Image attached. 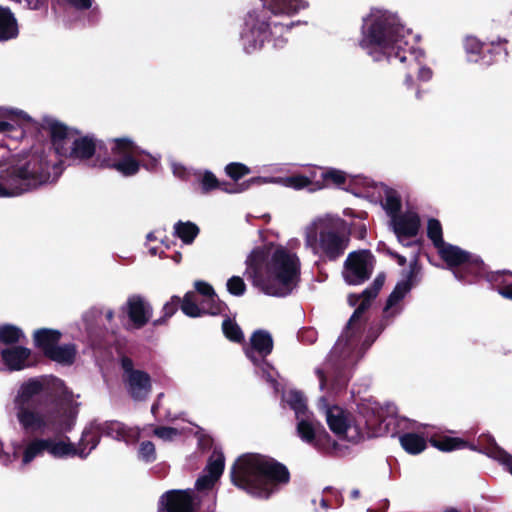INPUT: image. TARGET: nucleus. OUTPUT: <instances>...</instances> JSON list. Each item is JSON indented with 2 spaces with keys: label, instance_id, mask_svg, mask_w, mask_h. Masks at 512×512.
Returning <instances> with one entry per match:
<instances>
[{
  "label": "nucleus",
  "instance_id": "423d86ee",
  "mask_svg": "<svg viewBox=\"0 0 512 512\" xmlns=\"http://www.w3.org/2000/svg\"><path fill=\"white\" fill-rule=\"evenodd\" d=\"M245 265L247 279L268 296L285 297L296 289L300 280V259L283 245L254 248Z\"/></svg>",
  "mask_w": 512,
  "mask_h": 512
},
{
  "label": "nucleus",
  "instance_id": "9b49d317",
  "mask_svg": "<svg viewBox=\"0 0 512 512\" xmlns=\"http://www.w3.org/2000/svg\"><path fill=\"white\" fill-rule=\"evenodd\" d=\"M282 400L295 413L299 438L319 451H330L333 447L331 437L308 410L304 395L298 390L290 389L283 393Z\"/></svg>",
  "mask_w": 512,
  "mask_h": 512
},
{
  "label": "nucleus",
  "instance_id": "a878e982",
  "mask_svg": "<svg viewBox=\"0 0 512 512\" xmlns=\"http://www.w3.org/2000/svg\"><path fill=\"white\" fill-rule=\"evenodd\" d=\"M321 178L322 189L330 185H334L338 188H345L348 182H355L357 184L361 183L364 186V180L366 179L358 176L352 177L345 171L332 167H325L321 174Z\"/></svg>",
  "mask_w": 512,
  "mask_h": 512
},
{
  "label": "nucleus",
  "instance_id": "f8f14e48",
  "mask_svg": "<svg viewBox=\"0 0 512 512\" xmlns=\"http://www.w3.org/2000/svg\"><path fill=\"white\" fill-rule=\"evenodd\" d=\"M101 435L130 444L141 437V429L128 427L119 421L93 422L82 432L81 439L77 444L78 448H85L89 454L99 444Z\"/></svg>",
  "mask_w": 512,
  "mask_h": 512
},
{
  "label": "nucleus",
  "instance_id": "2eb2a0df",
  "mask_svg": "<svg viewBox=\"0 0 512 512\" xmlns=\"http://www.w3.org/2000/svg\"><path fill=\"white\" fill-rule=\"evenodd\" d=\"M373 271V256L367 250L351 252L344 262L342 276L349 285H360Z\"/></svg>",
  "mask_w": 512,
  "mask_h": 512
},
{
  "label": "nucleus",
  "instance_id": "ea45409f",
  "mask_svg": "<svg viewBox=\"0 0 512 512\" xmlns=\"http://www.w3.org/2000/svg\"><path fill=\"white\" fill-rule=\"evenodd\" d=\"M199 181L203 193H209L220 187V182L211 171H204L199 175Z\"/></svg>",
  "mask_w": 512,
  "mask_h": 512
},
{
  "label": "nucleus",
  "instance_id": "7c9ffc66",
  "mask_svg": "<svg viewBox=\"0 0 512 512\" xmlns=\"http://www.w3.org/2000/svg\"><path fill=\"white\" fill-rule=\"evenodd\" d=\"M19 119L30 121L31 118L22 110L0 108V133H8L13 130L14 124L11 120Z\"/></svg>",
  "mask_w": 512,
  "mask_h": 512
},
{
  "label": "nucleus",
  "instance_id": "39448f33",
  "mask_svg": "<svg viewBox=\"0 0 512 512\" xmlns=\"http://www.w3.org/2000/svg\"><path fill=\"white\" fill-rule=\"evenodd\" d=\"M318 407L325 413L330 430L342 440L357 443L365 437L392 436L407 427L409 420L397 415L394 404L381 406L371 399H362L357 404L358 418L340 406H330L325 397H321Z\"/></svg>",
  "mask_w": 512,
  "mask_h": 512
},
{
  "label": "nucleus",
  "instance_id": "f3484780",
  "mask_svg": "<svg viewBox=\"0 0 512 512\" xmlns=\"http://www.w3.org/2000/svg\"><path fill=\"white\" fill-rule=\"evenodd\" d=\"M417 274L418 267L416 265V259H414L413 262L410 263L409 269L403 273L402 280L396 284L394 290L387 299L384 307V316L386 318H393L401 313V301L415 285Z\"/></svg>",
  "mask_w": 512,
  "mask_h": 512
},
{
  "label": "nucleus",
  "instance_id": "603ef678",
  "mask_svg": "<svg viewBox=\"0 0 512 512\" xmlns=\"http://www.w3.org/2000/svg\"><path fill=\"white\" fill-rule=\"evenodd\" d=\"M146 239H147V243L159 240L162 244H164V240L161 237L160 231H153V232L148 233L146 236Z\"/></svg>",
  "mask_w": 512,
  "mask_h": 512
},
{
  "label": "nucleus",
  "instance_id": "13d9d810",
  "mask_svg": "<svg viewBox=\"0 0 512 512\" xmlns=\"http://www.w3.org/2000/svg\"><path fill=\"white\" fill-rule=\"evenodd\" d=\"M319 504L324 509H328L329 508V504H328L327 500H325L323 497H321L319 499Z\"/></svg>",
  "mask_w": 512,
  "mask_h": 512
},
{
  "label": "nucleus",
  "instance_id": "2f4dec72",
  "mask_svg": "<svg viewBox=\"0 0 512 512\" xmlns=\"http://www.w3.org/2000/svg\"><path fill=\"white\" fill-rule=\"evenodd\" d=\"M402 448L409 454H419L426 448V440L416 433H404L399 437Z\"/></svg>",
  "mask_w": 512,
  "mask_h": 512
},
{
  "label": "nucleus",
  "instance_id": "4468645a",
  "mask_svg": "<svg viewBox=\"0 0 512 512\" xmlns=\"http://www.w3.org/2000/svg\"><path fill=\"white\" fill-rule=\"evenodd\" d=\"M389 227L398 242L406 247L417 246L415 237L420 229V217L413 209H406L389 218Z\"/></svg>",
  "mask_w": 512,
  "mask_h": 512
},
{
  "label": "nucleus",
  "instance_id": "49530a36",
  "mask_svg": "<svg viewBox=\"0 0 512 512\" xmlns=\"http://www.w3.org/2000/svg\"><path fill=\"white\" fill-rule=\"evenodd\" d=\"M73 7L78 10H86L93 8V10H98V7H93L94 0H67Z\"/></svg>",
  "mask_w": 512,
  "mask_h": 512
},
{
  "label": "nucleus",
  "instance_id": "dca6fc26",
  "mask_svg": "<svg viewBox=\"0 0 512 512\" xmlns=\"http://www.w3.org/2000/svg\"><path fill=\"white\" fill-rule=\"evenodd\" d=\"M251 346L245 350L246 356L256 365L262 372V376L268 381L275 384V380L271 375L269 364L265 358L273 349V339L269 332L265 330L255 331L250 338Z\"/></svg>",
  "mask_w": 512,
  "mask_h": 512
},
{
  "label": "nucleus",
  "instance_id": "79ce46f5",
  "mask_svg": "<svg viewBox=\"0 0 512 512\" xmlns=\"http://www.w3.org/2000/svg\"><path fill=\"white\" fill-rule=\"evenodd\" d=\"M225 172L233 180H239L243 176L250 174L251 171L249 167L242 163L232 162L225 167Z\"/></svg>",
  "mask_w": 512,
  "mask_h": 512
},
{
  "label": "nucleus",
  "instance_id": "052dcab7",
  "mask_svg": "<svg viewBox=\"0 0 512 512\" xmlns=\"http://www.w3.org/2000/svg\"><path fill=\"white\" fill-rule=\"evenodd\" d=\"M415 96H416V98H417V99H419V100H420V99H422V91L418 89V90L416 91Z\"/></svg>",
  "mask_w": 512,
  "mask_h": 512
},
{
  "label": "nucleus",
  "instance_id": "3c124183",
  "mask_svg": "<svg viewBox=\"0 0 512 512\" xmlns=\"http://www.w3.org/2000/svg\"><path fill=\"white\" fill-rule=\"evenodd\" d=\"M500 295L512 300V282H506L498 289Z\"/></svg>",
  "mask_w": 512,
  "mask_h": 512
},
{
  "label": "nucleus",
  "instance_id": "393cba45",
  "mask_svg": "<svg viewBox=\"0 0 512 512\" xmlns=\"http://www.w3.org/2000/svg\"><path fill=\"white\" fill-rule=\"evenodd\" d=\"M31 350L23 346H14L1 351L3 363L10 371H20L30 366Z\"/></svg>",
  "mask_w": 512,
  "mask_h": 512
},
{
  "label": "nucleus",
  "instance_id": "f704fd0d",
  "mask_svg": "<svg viewBox=\"0 0 512 512\" xmlns=\"http://www.w3.org/2000/svg\"><path fill=\"white\" fill-rule=\"evenodd\" d=\"M489 457L498 461L512 475V455L500 448L496 443H492L488 448Z\"/></svg>",
  "mask_w": 512,
  "mask_h": 512
},
{
  "label": "nucleus",
  "instance_id": "f03ea898",
  "mask_svg": "<svg viewBox=\"0 0 512 512\" xmlns=\"http://www.w3.org/2000/svg\"><path fill=\"white\" fill-rule=\"evenodd\" d=\"M46 386V380L43 378L35 377L23 381L17 386L10 403L6 406L9 417L24 433L30 435L54 433L47 437L33 436L22 445H13L14 456L21 454L23 466L29 465L45 454L54 459L88 456L85 448H78L69 437L61 435L72 429L78 414V404L73 402L72 392L67 389L61 379L52 378L51 387L59 400L51 406L38 408L35 400Z\"/></svg>",
  "mask_w": 512,
  "mask_h": 512
},
{
  "label": "nucleus",
  "instance_id": "f257e3e1",
  "mask_svg": "<svg viewBox=\"0 0 512 512\" xmlns=\"http://www.w3.org/2000/svg\"><path fill=\"white\" fill-rule=\"evenodd\" d=\"M47 128L54 151L36 149L14 166L0 164V197H16L55 182L63 171L58 155L79 162L91 161L93 167H108L124 177L136 175L141 166L154 170L160 161V155L146 152L128 137L109 141V158L92 159L98 146L93 135H83L56 120H48Z\"/></svg>",
  "mask_w": 512,
  "mask_h": 512
},
{
  "label": "nucleus",
  "instance_id": "9d476101",
  "mask_svg": "<svg viewBox=\"0 0 512 512\" xmlns=\"http://www.w3.org/2000/svg\"><path fill=\"white\" fill-rule=\"evenodd\" d=\"M304 243L314 255L333 261L344 254L349 236L340 219L319 217L304 228Z\"/></svg>",
  "mask_w": 512,
  "mask_h": 512
},
{
  "label": "nucleus",
  "instance_id": "680f3d73",
  "mask_svg": "<svg viewBox=\"0 0 512 512\" xmlns=\"http://www.w3.org/2000/svg\"><path fill=\"white\" fill-rule=\"evenodd\" d=\"M173 259H174V261H175V262H177V263H178V262L180 261V259H181V254H179V253L175 254V256L173 257Z\"/></svg>",
  "mask_w": 512,
  "mask_h": 512
},
{
  "label": "nucleus",
  "instance_id": "a18cd8bd",
  "mask_svg": "<svg viewBox=\"0 0 512 512\" xmlns=\"http://www.w3.org/2000/svg\"><path fill=\"white\" fill-rule=\"evenodd\" d=\"M172 172L174 176L180 178V179H186L188 177V170L185 166H183L181 163H178L176 161H171L170 163Z\"/></svg>",
  "mask_w": 512,
  "mask_h": 512
},
{
  "label": "nucleus",
  "instance_id": "a211bd4d",
  "mask_svg": "<svg viewBox=\"0 0 512 512\" xmlns=\"http://www.w3.org/2000/svg\"><path fill=\"white\" fill-rule=\"evenodd\" d=\"M417 274L418 267L416 265V259H414L413 262L410 263L409 269L403 273L402 280L396 284L394 290L387 299L384 307V316L386 318H393L401 313V301L415 285Z\"/></svg>",
  "mask_w": 512,
  "mask_h": 512
},
{
  "label": "nucleus",
  "instance_id": "37998d69",
  "mask_svg": "<svg viewBox=\"0 0 512 512\" xmlns=\"http://www.w3.org/2000/svg\"><path fill=\"white\" fill-rule=\"evenodd\" d=\"M138 456L146 463L154 462L156 460L155 445L151 441H143L139 446Z\"/></svg>",
  "mask_w": 512,
  "mask_h": 512
},
{
  "label": "nucleus",
  "instance_id": "72a5a7b5",
  "mask_svg": "<svg viewBox=\"0 0 512 512\" xmlns=\"http://www.w3.org/2000/svg\"><path fill=\"white\" fill-rule=\"evenodd\" d=\"M25 339L23 330L13 324L0 325V342L3 344L19 343Z\"/></svg>",
  "mask_w": 512,
  "mask_h": 512
},
{
  "label": "nucleus",
  "instance_id": "e433bc0d",
  "mask_svg": "<svg viewBox=\"0 0 512 512\" xmlns=\"http://www.w3.org/2000/svg\"><path fill=\"white\" fill-rule=\"evenodd\" d=\"M430 442L432 446L444 452H450L465 447L464 441L454 437L445 436L441 438H431Z\"/></svg>",
  "mask_w": 512,
  "mask_h": 512
},
{
  "label": "nucleus",
  "instance_id": "7ed1b4c3",
  "mask_svg": "<svg viewBox=\"0 0 512 512\" xmlns=\"http://www.w3.org/2000/svg\"><path fill=\"white\" fill-rule=\"evenodd\" d=\"M410 37L411 30L394 10L373 6L362 16L360 48L374 61L387 60L405 71L407 87L413 86L414 73L422 82L433 78L432 69L424 63V53L409 44Z\"/></svg>",
  "mask_w": 512,
  "mask_h": 512
},
{
  "label": "nucleus",
  "instance_id": "473e14b6",
  "mask_svg": "<svg viewBox=\"0 0 512 512\" xmlns=\"http://www.w3.org/2000/svg\"><path fill=\"white\" fill-rule=\"evenodd\" d=\"M198 233L199 228L190 221H179L174 225V234L179 237L184 244H191Z\"/></svg>",
  "mask_w": 512,
  "mask_h": 512
},
{
  "label": "nucleus",
  "instance_id": "09e8293b",
  "mask_svg": "<svg viewBox=\"0 0 512 512\" xmlns=\"http://www.w3.org/2000/svg\"><path fill=\"white\" fill-rule=\"evenodd\" d=\"M488 44L492 48H500L503 51L504 55H507V50L505 47V45L507 44V40L505 38L497 37L495 39H490L488 40Z\"/></svg>",
  "mask_w": 512,
  "mask_h": 512
},
{
  "label": "nucleus",
  "instance_id": "aec40b11",
  "mask_svg": "<svg viewBox=\"0 0 512 512\" xmlns=\"http://www.w3.org/2000/svg\"><path fill=\"white\" fill-rule=\"evenodd\" d=\"M165 512H196L197 501L192 490H170L159 501Z\"/></svg>",
  "mask_w": 512,
  "mask_h": 512
},
{
  "label": "nucleus",
  "instance_id": "5fc2aeb1",
  "mask_svg": "<svg viewBox=\"0 0 512 512\" xmlns=\"http://www.w3.org/2000/svg\"><path fill=\"white\" fill-rule=\"evenodd\" d=\"M104 314H105V318H106L107 321L110 322V321L113 320V318H114V311L112 309H110V308L106 309Z\"/></svg>",
  "mask_w": 512,
  "mask_h": 512
},
{
  "label": "nucleus",
  "instance_id": "4d7b16f0",
  "mask_svg": "<svg viewBox=\"0 0 512 512\" xmlns=\"http://www.w3.org/2000/svg\"><path fill=\"white\" fill-rule=\"evenodd\" d=\"M393 255L397 259L399 265L403 266L406 263V258L404 256H401L399 254H393Z\"/></svg>",
  "mask_w": 512,
  "mask_h": 512
},
{
  "label": "nucleus",
  "instance_id": "c9c22d12",
  "mask_svg": "<svg viewBox=\"0 0 512 512\" xmlns=\"http://www.w3.org/2000/svg\"><path fill=\"white\" fill-rule=\"evenodd\" d=\"M484 43L474 36H467L464 39V50L467 58L471 62H479L480 54L483 50Z\"/></svg>",
  "mask_w": 512,
  "mask_h": 512
},
{
  "label": "nucleus",
  "instance_id": "0eeeda50",
  "mask_svg": "<svg viewBox=\"0 0 512 512\" xmlns=\"http://www.w3.org/2000/svg\"><path fill=\"white\" fill-rule=\"evenodd\" d=\"M310 5L309 0H263L261 7L250 10L240 32V42L245 53L252 54L264 45L270 44L274 49H282L287 44L286 34L300 22H279L274 17L290 18Z\"/></svg>",
  "mask_w": 512,
  "mask_h": 512
},
{
  "label": "nucleus",
  "instance_id": "58836bf2",
  "mask_svg": "<svg viewBox=\"0 0 512 512\" xmlns=\"http://www.w3.org/2000/svg\"><path fill=\"white\" fill-rule=\"evenodd\" d=\"M222 330L227 339L233 342H241L244 339L243 332L239 325L231 320L225 319L222 323Z\"/></svg>",
  "mask_w": 512,
  "mask_h": 512
},
{
  "label": "nucleus",
  "instance_id": "6e6552de",
  "mask_svg": "<svg viewBox=\"0 0 512 512\" xmlns=\"http://www.w3.org/2000/svg\"><path fill=\"white\" fill-rule=\"evenodd\" d=\"M232 483L248 495L269 499L289 482L287 468L273 459L261 455H243L231 469Z\"/></svg>",
  "mask_w": 512,
  "mask_h": 512
},
{
  "label": "nucleus",
  "instance_id": "8fccbe9b",
  "mask_svg": "<svg viewBox=\"0 0 512 512\" xmlns=\"http://www.w3.org/2000/svg\"><path fill=\"white\" fill-rule=\"evenodd\" d=\"M15 457L16 456H14V455L12 456L8 452L4 451L3 443L0 441V464H2L4 466H8L9 464L12 463V461Z\"/></svg>",
  "mask_w": 512,
  "mask_h": 512
},
{
  "label": "nucleus",
  "instance_id": "20e7f679",
  "mask_svg": "<svg viewBox=\"0 0 512 512\" xmlns=\"http://www.w3.org/2000/svg\"><path fill=\"white\" fill-rule=\"evenodd\" d=\"M384 282L385 276L379 274L374 279L371 287L365 289L359 295L350 294L348 296L349 305H357V308L329 354L327 367L333 370L334 374L331 383L323 370H316L322 391L327 390L336 393L342 389L348 381L349 369L362 357L364 351L373 342V340L365 339L360 344L366 324L364 313L370 307L371 301L377 296Z\"/></svg>",
  "mask_w": 512,
  "mask_h": 512
},
{
  "label": "nucleus",
  "instance_id": "6ab92c4d",
  "mask_svg": "<svg viewBox=\"0 0 512 512\" xmlns=\"http://www.w3.org/2000/svg\"><path fill=\"white\" fill-rule=\"evenodd\" d=\"M121 366L124 371V380L127 390L134 400H144L151 391L150 376L142 371L134 369L133 362L128 357L121 359Z\"/></svg>",
  "mask_w": 512,
  "mask_h": 512
},
{
  "label": "nucleus",
  "instance_id": "cd10ccee",
  "mask_svg": "<svg viewBox=\"0 0 512 512\" xmlns=\"http://www.w3.org/2000/svg\"><path fill=\"white\" fill-rule=\"evenodd\" d=\"M18 35V25L13 13L0 6V41H7Z\"/></svg>",
  "mask_w": 512,
  "mask_h": 512
},
{
  "label": "nucleus",
  "instance_id": "e2e57ef3",
  "mask_svg": "<svg viewBox=\"0 0 512 512\" xmlns=\"http://www.w3.org/2000/svg\"><path fill=\"white\" fill-rule=\"evenodd\" d=\"M157 409H158V404H156V403L153 404V406L151 408L152 413H155Z\"/></svg>",
  "mask_w": 512,
  "mask_h": 512
},
{
  "label": "nucleus",
  "instance_id": "c756f323",
  "mask_svg": "<svg viewBox=\"0 0 512 512\" xmlns=\"http://www.w3.org/2000/svg\"><path fill=\"white\" fill-rule=\"evenodd\" d=\"M46 357L62 365H71L76 357V347L73 344L56 345Z\"/></svg>",
  "mask_w": 512,
  "mask_h": 512
},
{
  "label": "nucleus",
  "instance_id": "4c0bfd02",
  "mask_svg": "<svg viewBox=\"0 0 512 512\" xmlns=\"http://www.w3.org/2000/svg\"><path fill=\"white\" fill-rule=\"evenodd\" d=\"M194 286L197 293L201 296L200 300H203L205 303H208L212 306H215V304H223L221 301H219L213 287L207 282L196 281Z\"/></svg>",
  "mask_w": 512,
  "mask_h": 512
},
{
  "label": "nucleus",
  "instance_id": "6e6d98bb",
  "mask_svg": "<svg viewBox=\"0 0 512 512\" xmlns=\"http://www.w3.org/2000/svg\"><path fill=\"white\" fill-rule=\"evenodd\" d=\"M149 253L153 256L159 254L158 248L156 246H151L149 243H147Z\"/></svg>",
  "mask_w": 512,
  "mask_h": 512
},
{
  "label": "nucleus",
  "instance_id": "de8ad7c7",
  "mask_svg": "<svg viewBox=\"0 0 512 512\" xmlns=\"http://www.w3.org/2000/svg\"><path fill=\"white\" fill-rule=\"evenodd\" d=\"M179 303H180L179 297H176V296L172 297L171 301L167 302L163 307L165 316H167V317L172 316L175 313V311L177 310V306Z\"/></svg>",
  "mask_w": 512,
  "mask_h": 512
},
{
  "label": "nucleus",
  "instance_id": "1a4fd4ad",
  "mask_svg": "<svg viewBox=\"0 0 512 512\" xmlns=\"http://www.w3.org/2000/svg\"><path fill=\"white\" fill-rule=\"evenodd\" d=\"M427 236L457 280L471 283L477 278L486 276L488 281L492 282L497 281L501 276L499 272L486 274L485 265L479 256L446 243L443 240V230L439 220L435 218L428 220Z\"/></svg>",
  "mask_w": 512,
  "mask_h": 512
},
{
  "label": "nucleus",
  "instance_id": "bb28decb",
  "mask_svg": "<svg viewBox=\"0 0 512 512\" xmlns=\"http://www.w3.org/2000/svg\"><path fill=\"white\" fill-rule=\"evenodd\" d=\"M62 334L59 330L50 328L37 329L33 333V341L37 348L41 349L45 356L56 346L60 341Z\"/></svg>",
  "mask_w": 512,
  "mask_h": 512
},
{
  "label": "nucleus",
  "instance_id": "a19ab883",
  "mask_svg": "<svg viewBox=\"0 0 512 512\" xmlns=\"http://www.w3.org/2000/svg\"><path fill=\"white\" fill-rule=\"evenodd\" d=\"M325 167H314L308 170L307 174H304V177L307 178V184L310 187L311 191L321 190V174Z\"/></svg>",
  "mask_w": 512,
  "mask_h": 512
},
{
  "label": "nucleus",
  "instance_id": "4be33fe9",
  "mask_svg": "<svg viewBox=\"0 0 512 512\" xmlns=\"http://www.w3.org/2000/svg\"><path fill=\"white\" fill-rule=\"evenodd\" d=\"M181 310L189 317H201L204 314L217 315L226 310L225 304H215L212 306L200 300L195 292H187L181 302Z\"/></svg>",
  "mask_w": 512,
  "mask_h": 512
},
{
  "label": "nucleus",
  "instance_id": "864d4df0",
  "mask_svg": "<svg viewBox=\"0 0 512 512\" xmlns=\"http://www.w3.org/2000/svg\"><path fill=\"white\" fill-rule=\"evenodd\" d=\"M302 339H305L307 337V340L309 342H313L315 340V332L313 330H307L305 333L302 334Z\"/></svg>",
  "mask_w": 512,
  "mask_h": 512
},
{
  "label": "nucleus",
  "instance_id": "c85d7f7f",
  "mask_svg": "<svg viewBox=\"0 0 512 512\" xmlns=\"http://www.w3.org/2000/svg\"><path fill=\"white\" fill-rule=\"evenodd\" d=\"M184 433H186V429L178 427L147 425L141 429V436H149L150 434H153L165 442L173 441Z\"/></svg>",
  "mask_w": 512,
  "mask_h": 512
},
{
  "label": "nucleus",
  "instance_id": "c03bdc74",
  "mask_svg": "<svg viewBox=\"0 0 512 512\" xmlns=\"http://www.w3.org/2000/svg\"><path fill=\"white\" fill-rule=\"evenodd\" d=\"M227 290L234 296H242L246 291V284L240 276H232L227 281Z\"/></svg>",
  "mask_w": 512,
  "mask_h": 512
},
{
  "label": "nucleus",
  "instance_id": "bf43d9fd",
  "mask_svg": "<svg viewBox=\"0 0 512 512\" xmlns=\"http://www.w3.org/2000/svg\"><path fill=\"white\" fill-rule=\"evenodd\" d=\"M350 495L352 499H357L360 496V491L358 489H353Z\"/></svg>",
  "mask_w": 512,
  "mask_h": 512
},
{
  "label": "nucleus",
  "instance_id": "5701e85b",
  "mask_svg": "<svg viewBox=\"0 0 512 512\" xmlns=\"http://www.w3.org/2000/svg\"><path fill=\"white\" fill-rule=\"evenodd\" d=\"M125 310L135 328H141L148 323L152 316V307L140 295H132L127 299Z\"/></svg>",
  "mask_w": 512,
  "mask_h": 512
},
{
  "label": "nucleus",
  "instance_id": "0e129e2a",
  "mask_svg": "<svg viewBox=\"0 0 512 512\" xmlns=\"http://www.w3.org/2000/svg\"><path fill=\"white\" fill-rule=\"evenodd\" d=\"M445 512H458L456 509H448Z\"/></svg>",
  "mask_w": 512,
  "mask_h": 512
},
{
  "label": "nucleus",
  "instance_id": "ddd939ff",
  "mask_svg": "<svg viewBox=\"0 0 512 512\" xmlns=\"http://www.w3.org/2000/svg\"><path fill=\"white\" fill-rule=\"evenodd\" d=\"M355 194L365 197L371 202H379L389 218L401 212L402 201L399 192L383 183L365 179L364 188Z\"/></svg>",
  "mask_w": 512,
  "mask_h": 512
},
{
  "label": "nucleus",
  "instance_id": "412c9836",
  "mask_svg": "<svg viewBox=\"0 0 512 512\" xmlns=\"http://www.w3.org/2000/svg\"><path fill=\"white\" fill-rule=\"evenodd\" d=\"M267 183L279 184L296 190L309 187L307 184V178L304 177L303 174H294L288 177H253L246 182L236 185L234 188H223V190L227 193H241L247 190L251 185Z\"/></svg>",
  "mask_w": 512,
  "mask_h": 512
},
{
  "label": "nucleus",
  "instance_id": "b1692460",
  "mask_svg": "<svg viewBox=\"0 0 512 512\" xmlns=\"http://www.w3.org/2000/svg\"><path fill=\"white\" fill-rule=\"evenodd\" d=\"M225 466V458L221 451L214 450L209 457L204 474L200 476L195 486L198 490L210 489L220 478Z\"/></svg>",
  "mask_w": 512,
  "mask_h": 512
}]
</instances>
